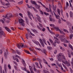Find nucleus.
I'll list each match as a JSON object with an SVG mask.
<instances>
[{
  "label": "nucleus",
  "mask_w": 73,
  "mask_h": 73,
  "mask_svg": "<svg viewBox=\"0 0 73 73\" xmlns=\"http://www.w3.org/2000/svg\"><path fill=\"white\" fill-rule=\"evenodd\" d=\"M36 18L37 20H38V21L40 23H41V18L40 17V16L38 15H36Z\"/></svg>",
  "instance_id": "obj_5"
},
{
  "label": "nucleus",
  "mask_w": 73,
  "mask_h": 73,
  "mask_svg": "<svg viewBox=\"0 0 73 73\" xmlns=\"http://www.w3.org/2000/svg\"><path fill=\"white\" fill-rule=\"evenodd\" d=\"M37 28H38V29H40V30H41V29H42L40 28V27L38 26H37Z\"/></svg>",
  "instance_id": "obj_47"
},
{
  "label": "nucleus",
  "mask_w": 73,
  "mask_h": 73,
  "mask_svg": "<svg viewBox=\"0 0 73 73\" xmlns=\"http://www.w3.org/2000/svg\"><path fill=\"white\" fill-rule=\"evenodd\" d=\"M5 71V73H7V70H8V68L7 67L6 68H4Z\"/></svg>",
  "instance_id": "obj_30"
},
{
  "label": "nucleus",
  "mask_w": 73,
  "mask_h": 73,
  "mask_svg": "<svg viewBox=\"0 0 73 73\" xmlns=\"http://www.w3.org/2000/svg\"><path fill=\"white\" fill-rule=\"evenodd\" d=\"M15 56H16V57H18V58H19V59H20V60H21V57H20V56H19V55H18L17 54L15 55Z\"/></svg>",
  "instance_id": "obj_34"
},
{
  "label": "nucleus",
  "mask_w": 73,
  "mask_h": 73,
  "mask_svg": "<svg viewBox=\"0 0 73 73\" xmlns=\"http://www.w3.org/2000/svg\"><path fill=\"white\" fill-rule=\"evenodd\" d=\"M48 72L46 70H44L43 71L44 73H48Z\"/></svg>",
  "instance_id": "obj_42"
},
{
  "label": "nucleus",
  "mask_w": 73,
  "mask_h": 73,
  "mask_svg": "<svg viewBox=\"0 0 73 73\" xmlns=\"http://www.w3.org/2000/svg\"><path fill=\"white\" fill-rule=\"evenodd\" d=\"M70 17H72L73 16V13H72V11H70Z\"/></svg>",
  "instance_id": "obj_20"
},
{
  "label": "nucleus",
  "mask_w": 73,
  "mask_h": 73,
  "mask_svg": "<svg viewBox=\"0 0 73 73\" xmlns=\"http://www.w3.org/2000/svg\"><path fill=\"white\" fill-rule=\"evenodd\" d=\"M59 30H60L58 29V28H57L56 29V31H59Z\"/></svg>",
  "instance_id": "obj_62"
},
{
  "label": "nucleus",
  "mask_w": 73,
  "mask_h": 73,
  "mask_svg": "<svg viewBox=\"0 0 73 73\" xmlns=\"http://www.w3.org/2000/svg\"><path fill=\"white\" fill-rule=\"evenodd\" d=\"M15 60L17 62H19V59H18V58H15Z\"/></svg>",
  "instance_id": "obj_49"
},
{
  "label": "nucleus",
  "mask_w": 73,
  "mask_h": 73,
  "mask_svg": "<svg viewBox=\"0 0 73 73\" xmlns=\"http://www.w3.org/2000/svg\"><path fill=\"white\" fill-rule=\"evenodd\" d=\"M50 72H52V73H55V72H54V71L51 69H50Z\"/></svg>",
  "instance_id": "obj_46"
},
{
  "label": "nucleus",
  "mask_w": 73,
  "mask_h": 73,
  "mask_svg": "<svg viewBox=\"0 0 73 73\" xmlns=\"http://www.w3.org/2000/svg\"><path fill=\"white\" fill-rule=\"evenodd\" d=\"M12 14L11 13H10L9 14H7L5 17V18H7V19H9V18L12 17Z\"/></svg>",
  "instance_id": "obj_4"
},
{
  "label": "nucleus",
  "mask_w": 73,
  "mask_h": 73,
  "mask_svg": "<svg viewBox=\"0 0 73 73\" xmlns=\"http://www.w3.org/2000/svg\"><path fill=\"white\" fill-rule=\"evenodd\" d=\"M42 52L43 53H44V54H46V50H44L43 51H42Z\"/></svg>",
  "instance_id": "obj_35"
},
{
  "label": "nucleus",
  "mask_w": 73,
  "mask_h": 73,
  "mask_svg": "<svg viewBox=\"0 0 73 73\" xmlns=\"http://www.w3.org/2000/svg\"><path fill=\"white\" fill-rule=\"evenodd\" d=\"M27 13L29 18L30 19H31V20H32V17H31V16H32V17H33V19H34V17L33 16V15H32L31 12H29V11H28Z\"/></svg>",
  "instance_id": "obj_3"
},
{
  "label": "nucleus",
  "mask_w": 73,
  "mask_h": 73,
  "mask_svg": "<svg viewBox=\"0 0 73 73\" xmlns=\"http://www.w3.org/2000/svg\"><path fill=\"white\" fill-rule=\"evenodd\" d=\"M35 8L37 9H39L40 10V6L37 5V4L36 5H35Z\"/></svg>",
  "instance_id": "obj_13"
},
{
  "label": "nucleus",
  "mask_w": 73,
  "mask_h": 73,
  "mask_svg": "<svg viewBox=\"0 0 73 73\" xmlns=\"http://www.w3.org/2000/svg\"><path fill=\"white\" fill-rule=\"evenodd\" d=\"M0 21H1V22H2V23H3V24H4V21L3 20V19H1L0 20Z\"/></svg>",
  "instance_id": "obj_43"
},
{
  "label": "nucleus",
  "mask_w": 73,
  "mask_h": 73,
  "mask_svg": "<svg viewBox=\"0 0 73 73\" xmlns=\"http://www.w3.org/2000/svg\"><path fill=\"white\" fill-rule=\"evenodd\" d=\"M21 68L22 70H24L25 71H26L27 72V70L26 69H25V68H23V67H21Z\"/></svg>",
  "instance_id": "obj_33"
},
{
  "label": "nucleus",
  "mask_w": 73,
  "mask_h": 73,
  "mask_svg": "<svg viewBox=\"0 0 73 73\" xmlns=\"http://www.w3.org/2000/svg\"><path fill=\"white\" fill-rule=\"evenodd\" d=\"M59 32H60V33H61V34H63V35H65V33H64V32H63L62 31H61L60 30H59Z\"/></svg>",
  "instance_id": "obj_25"
},
{
  "label": "nucleus",
  "mask_w": 73,
  "mask_h": 73,
  "mask_svg": "<svg viewBox=\"0 0 73 73\" xmlns=\"http://www.w3.org/2000/svg\"><path fill=\"white\" fill-rule=\"evenodd\" d=\"M69 47L71 48L72 49H73V47H72V46L70 44H69Z\"/></svg>",
  "instance_id": "obj_53"
},
{
  "label": "nucleus",
  "mask_w": 73,
  "mask_h": 73,
  "mask_svg": "<svg viewBox=\"0 0 73 73\" xmlns=\"http://www.w3.org/2000/svg\"><path fill=\"white\" fill-rule=\"evenodd\" d=\"M58 66L59 67H60L62 66V65L60 64H58Z\"/></svg>",
  "instance_id": "obj_61"
},
{
  "label": "nucleus",
  "mask_w": 73,
  "mask_h": 73,
  "mask_svg": "<svg viewBox=\"0 0 73 73\" xmlns=\"http://www.w3.org/2000/svg\"><path fill=\"white\" fill-rule=\"evenodd\" d=\"M71 63L72 65H73V58H72V61L71 62Z\"/></svg>",
  "instance_id": "obj_64"
},
{
  "label": "nucleus",
  "mask_w": 73,
  "mask_h": 73,
  "mask_svg": "<svg viewBox=\"0 0 73 73\" xmlns=\"http://www.w3.org/2000/svg\"><path fill=\"white\" fill-rule=\"evenodd\" d=\"M23 3V1H21L18 2V4L19 5H21V4H22Z\"/></svg>",
  "instance_id": "obj_28"
},
{
  "label": "nucleus",
  "mask_w": 73,
  "mask_h": 73,
  "mask_svg": "<svg viewBox=\"0 0 73 73\" xmlns=\"http://www.w3.org/2000/svg\"><path fill=\"white\" fill-rule=\"evenodd\" d=\"M26 37L27 39H28V34H26Z\"/></svg>",
  "instance_id": "obj_57"
},
{
  "label": "nucleus",
  "mask_w": 73,
  "mask_h": 73,
  "mask_svg": "<svg viewBox=\"0 0 73 73\" xmlns=\"http://www.w3.org/2000/svg\"><path fill=\"white\" fill-rule=\"evenodd\" d=\"M19 16H21V17H23V14H21V13H19Z\"/></svg>",
  "instance_id": "obj_52"
},
{
  "label": "nucleus",
  "mask_w": 73,
  "mask_h": 73,
  "mask_svg": "<svg viewBox=\"0 0 73 73\" xmlns=\"http://www.w3.org/2000/svg\"><path fill=\"white\" fill-rule=\"evenodd\" d=\"M1 4H2V5H3L4 6H5V3L4 2L2 1H1Z\"/></svg>",
  "instance_id": "obj_15"
},
{
  "label": "nucleus",
  "mask_w": 73,
  "mask_h": 73,
  "mask_svg": "<svg viewBox=\"0 0 73 73\" xmlns=\"http://www.w3.org/2000/svg\"><path fill=\"white\" fill-rule=\"evenodd\" d=\"M50 27H54V25L53 24H50Z\"/></svg>",
  "instance_id": "obj_50"
},
{
  "label": "nucleus",
  "mask_w": 73,
  "mask_h": 73,
  "mask_svg": "<svg viewBox=\"0 0 73 73\" xmlns=\"http://www.w3.org/2000/svg\"><path fill=\"white\" fill-rule=\"evenodd\" d=\"M11 4L9 3L8 2L7 3L5 4L6 6V7H7V8H9V7H10Z\"/></svg>",
  "instance_id": "obj_11"
},
{
  "label": "nucleus",
  "mask_w": 73,
  "mask_h": 73,
  "mask_svg": "<svg viewBox=\"0 0 73 73\" xmlns=\"http://www.w3.org/2000/svg\"><path fill=\"white\" fill-rule=\"evenodd\" d=\"M62 56V57L63 58V60H64V61H66V59L65 58V56Z\"/></svg>",
  "instance_id": "obj_37"
},
{
  "label": "nucleus",
  "mask_w": 73,
  "mask_h": 73,
  "mask_svg": "<svg viewBox=\"0 0 73 73\" xmlns=\"http://www.w3.org/2000/svg\"><path fill=\"white\" fill-rule=\"evenodd\" d=\"M62 65L63 67H64V68H65V69H67V68H66V66H65L64 64L63 63H62Z\"/></svg>",
  "instance_id": "obj_44"
},
{
  "label": "nucleus",
  "mask_w": 73,
  "mask_h": 73,
  "mask_svg": "<svg viewBox=\"0 0 73 73\" xmlns=\"http://www.w3.org/2000/svg\"><path fill=\"white\" fill-rule=\"evenodd\" d=\"M59 56L60 57H62V56L64 55H62V53H60L59 54Z\"/></svg>",
  "instance_id": "obj_39"
},
{
  "label": "nucleus",
  "mask_w": 73,
  "mask_h": 73,
  "mask_svg": "<svg viewBox=\"0 0 73 73\" xmlns=\"http://www.w3.org/2000/svg\"><path fill=\"white\" fill-rule=\"evenodd\" d=\"M3 8L4 9H6V8H7V7H2V6H1L0 7L1 8Z\"/></svg>",
  "instance_id": "obj_56"
},
{
  "label": "nucleus",
  "mask_w": 73,
  "mask_h": 73,
  "mask_svg": "<svg viewBox=\"0 0 73 73\" xmlns=\"http://www.w3.org/2000/svg\"><path fill=\"white\" fill-rule=\"evenodd\" d=\"M0 37H1L2 36H3V37H5V35L4 32L3 31V29L2 28L0 27Z\"/></svg>",
  "instance_id": "obj_1"
},
{
  "label": "nucleus",
  "mask_w": 73,
  "mask_h": 73,
  "mask_svg": "<svg viewBox=\"0 0 73 73\" xmlns=\"http://www.w3.org/2000/svg\"><path fill=\"white\" fill-rule=\"evenodd\" d=\"M46 28L47 29H48V30L49 31V32H50V33H53V32L52 31L50 30V29H49V28L48 27H47Z\"/></svg>",
  "instance_id": "obj_21"
},
{
  "label": "nucleus",
  "mask_w": 73,
  "mask_h": 73,
  "mask_svg": "<svg viewBox=\"0 0 73 73\" xmlns=\"http://www.w3.org/2000/svg\"><path fill=\"white\" fill-rule=\"evenodd\" d=\"M55 16L57 19H59V18L60 17V16H59L58 15H56Z\"/></svg>",
  "instance_id": "obj_31"
},
{
  "label": "nucleus",
  "mask_w": 73,
  "mask_h": 73,
  "mask_svg": "<svg viewBox=\"0 0 73 73\" xmlns=\"http://www.w3.org/2000/svg\"><path fill=\"white\" fill-rule=\"evenodd\" d=\"M16 51L17 54H18L19 55H20L21 54V52H20L19 50H16Z\"/></svg>",
  "instance_id": "obj_18"
},
{
  "label": "nucleus",
  "mask_w": 73,
  "mask_h": 73,
  "mask_svg": "<svg viewBox=\"0 0 73 73\" xmlns=\"http://www.w3.org/2000/svg\"><path fill=\"white\" fill-rule=\"evenodd\" d=\"M31 3L32 4H35V5H37V4L35 2V1H31Z\"/></svg>",
  "instance_id": "obj_19"
},
{
  "label": "nucleus",
  "mask_w": 73,
  "mask_h": 73,
  "mask_svg": "<svg viewBox=\"0 0 73 73\" xmlns=\"http://www.w3.org/2000/svg\"><path fill=\"white\" fill-rule=\"evenodd\" d=\"M59 35L58 34H56V35H55V36L56 37H58V36H59Z\"/></svg>",
  "instance_id": "obj_54"
},
{
  "label": "nucleus",
  "mask_w": 73,
  "mask_h": 73,
  "mask_svg": "<svg viewBox=\"0 0 73 73\" xmlns=\"http://www.w3.org/2000/svg\"><path fill=\"white\" fill-rule=\"evenodd\" d=\"M65 64H65L67 66H69L70 65V63L69 62H68L67 61H65Z\"/></svg>",
  "instance_id": "obj_10"
},
{
  "label": "nucleus",
  "mask_w": 73,
  "mask_h": 73,
  "mask_svg": "<svg viewBox=\"0 0 73 73\" xmlns=\"http://www.w3.org/2000/svg\"><path fill=\"white\" fill-rule=\"evenodd\" d=\"M50 5H49L50 11L51 13L52 12V10H51V8H50Z\"/></svg>",
  "instance_id": "obj_58"
},
{
  "label": "nucleus",
  "mask_w": 73,
  "mask_h": 73,
  "mask_svg": "<svg viewBox=\"0 0 73 73\" xmlns=\"http://www.w3.org/2000/svg\"><path fill=\"white\" fill-rule=\"evenodd\" d=\"M11 51L12 52V53L13 54H16V51L13 49H12L11 50Z\"/></svg>",
  "instance_id": "obj_27"
},
{
  "label": "nucleus",
  "mask_w": 73,
  "mask_h": 73,
  "mask_svg": "<svg viewBox=\"0 0 73 73\" xmlns=\"http://www.w3.org/2000/svg\"><path fill=\"white\" fill-rule=\"evenodd\" d=\"M46 11L47 12H49V9L47 8H46Z\"/></svg>",
  "instance_id": "obj_38"
},
{
  "label": "nucleus",
  "mask_w": 73,
  "mask_h": 73,
  "mask_svg": "<svg viewBox=\"0 0 73 73\" xmlns=\"http://www.w3.org/2000/svg\"><path fill=\"white\" fill-rule=\"evenodd\" d=\"M63 31H64V32H66V33H69V31L67 30L66 29H64Z\"/></svg>",
  "instance_id": "obj_36"
},
{
  "label": "nucleus",
  "mask_w": 73,
  "mask_h": 73,
  "mask_svg": "<svg viewBox=\"0 0 73 73\" xmlns=\"http://www.w3.org/2000/svg\"><path fill=\"white\" fill-rule=\"evenodd\" d=\"M44 14L45 15H46V16H48V15H49V13H46L44 12Z\"/></svg>",
  "instance_id": "obj_45"
},
{
  "label": "nucleus",
  "mask_w": 73,
  "mask_h": 73,
  "mask_svg": "<svg viewBox=\"0 0 73 73\" xmlns=\"http://www.w3.org/2000/svg\"><path fill=\"white\" fill-rule=\"evenodd\" d=\"M43 61L45 64H48V63L46 61V60L44 59H43Z\"/></svg>",
  "instance_id": "obj_32"
},
{
  "label": "nucleus",
  "mask_w": 73,
  "mask_h": 73,
  "mask_svg": "<svg viewBox=\"0 0 73 73\" xmlns=\"http://www.w3.org/2000/svg\"><path fill=\"white\" fill-rule=\"evenodd\" d=\"M39 64L40 66V68H42V65H41V62H39Z\"/></svg>",
  "instance_id": "obj_55"
},
{
  "label": "nucleus",
  "mask_w": 73,
  "mask_h": 73,
  "mask_svg": "<svg viewBox=\"0 0 73 73\" xmlns=\"http://www.w3.org/2000/svg\"><path fill=\"white\" fill-rule=\"evenodd\" d=\"M25 53H27V54H31L29 52V51L27 50H25Z\"/></svg>",
  "instance_id": "obj_26"
},
{
  "label": "nucleus",
  "mask_w": 73,
  "mask_h": 73,
  "mask_svg": "<svg viewBox=\"0 0 73 73\" xmlns=\"http://www.w3.org/2000/svg\"><path fill=\"white\" fill-rule=\"evenodd\" d=\"M64 35H61L60 36V38L62 42H64L65 41V39L64 38Z\"/></svg>",
  "instance_id": "obj_6"
},
{
  "label": "nucleus",
  "mask_w": 73,
  "mask_h": 73,
  "mask_svg": "<svg viewBox=\"0 0 73 73\" xmlns=\"http://www.w3.org/2000/svg\"><path fill=\"white\" fill-rule=\"evenodd\" d=\"M47 48L48 50H52L53 48L51 46H47Z\"/></svg>",
  "instance_id": "obj_23"
},
{
  "label": "nucleus",
  "mask_w": 73,
  "mask_h": 73,
  "mask_svg": "<svg viewBox=\"0 0 73 73\" xmlns=\"http://www.w3.org/2000/svg\"><path fill=\"white\" fill-rule=\"evenodd\" d=\"M32 41H33V42H34V43L35 44H36V45H39L40 46H41V45L40 44L39 42H38V41H36V40H33Z\"/></svg>",
  "instance_id": "obj_8"
},
{
  "label": "nucleus",
  "mask_w": 73,
  "mask_h": 73,
  "mask_svg": "<svg viewBox=\"0 0 73 73\" xmlns=\"http://www.w3.org/2000/svg\"><path fill=\"white\" fill-rule=\"evenodd\" d=\"M73 35V34H71L70 35V38H72Z\"/></svg>",
  "instance_id": "obj_51"
},
{
  "label": "nucleus",
  "mask_w": 73,
  "mask_h": 73,
  "mask_svg": "<svg viewBox=\"0 0 73 73\" xmlns=\"http://www.w3.org/2000/svg\"><path fill=\"white\" fill-rule=\"evenodd\" d=\"M8 67L9 68V69H11V65L10 64H8Z\"/></svg>",
  "instance_id": "obj_41"
},
{
  "label": "nucleus",
  "mask_w": 73,
  "mask_h": 73,
  "mask_svg": "<svg viewBox=\"0 0 73 73\" xmlns=\"http://www.w3.org/2000/svg\"><path fill=\"white\" fill-rule=\"evenodd\" d=\"M39 11L40 12V14H42V15H43V12L42 11H41V10L40 9H39Z\"/></svg>",
  "instance_id": "obj_48"
},
{
  "label": "nucleus",
  "mask_w": 73,
  "mask_h": 73,
  "mask_svg": "<svg viewBox=\"0 0 73 73\" xmlns=\"http://www.w3.org/2000/svg\"><path fill=\"white\" fill-rule=\"evenodd\" d=\"M30 70L31 73H34L33 71V69H32V68L31 67H30Z\"/></svg>",
  "instance_id": "obj_22"
},
{
  "label": "nucleus",
  "mask_w": 73,
  "mask_h": 73,
  "mask_svg": "<svg viewBox=\"0 0 73 73\" xmlns=\"http://www.w3.org/2000/svg\"><path fill=\"white\" fill-rule=\"evenodd\" d=\"M56 43H57L58 44H60V42L59 40H55V42L53 43L52 44V45H53L54 46H56Z\"/></svg>",
  "instance_id": "obj_7"
},
{
  "label": "nucleus",
  "mask_w": 73,
  "mask_h": 73,
  "mask_svg": "<svg viewBox=\"0 0 73 73\" xmlns=\"http://www.w3.org/2000/svg\"><path fill=\"white\" fill-rule=\"evenodd\" d=\"M25 19H26V23L28 24H29V20H28V18L25 17Z\"/></svg>",
  "instance_id": "obj_24"
},
{
  "label": "nucleus",
  "mask_w": 73,
  "mask_h": 73,
  "mask_svg": "<svg viewBox=\"0 0 73 73\" xmlns=\"http://www.w3.org/2000/svg\"><path fill=\"white\" fill-rule=\"evenodd\" d=\"M13 62H14V64H15V65H16L17 66L18 64H17V62H16L14 61Z\"/></svg>",
  "instance_id": "obj_59"
},
{
  "label": "nucleus",
  "mask_w": 73,
  "mask_h": 73,
  "mask_svg": "<svg viewBox=\"0 0 73 73\" xmlns=\"http://www.w3.org/2000/svg\"><path fill=\"white\" fill-rule=\"evenodd\" d=\"M24 21L22 19H19V23L21 25H22L23 27L25 26V23H24Z\"/></svg>",
  "instance_id": "obj_2"
},
{
  "label": "nucleus",
  "mask_w": 73,
  "mask_h": 73,
  "mask_svg": "<svg viewBox=\"0 0 73 73\" xmlns=\"http://www.w3.org/2000/svg\"><path fill=\"white\" fill-rule=\"evenodd\" d=\"M57 12L59 15H60V13L61 12V11L59 9H57Z\"/></svg>",
  "instance_id": "obj_17"
},
{
  "label": "nucleus",
  "mask_w": 73,
  "mask_h": 73,
  "mask_svg": "<svg viewBox=\"0 0 73 73\" xmlns=\"http://www.w3.org/2000/svg\"><path fill=\"white\" fill-rule=\"evenodd\" d=\"M42 41H43L44 42H46V40H45V39H42Z\"/></svg>",
  "instance_id": "obj_63"
},
{
  "label": "nucleus",
  "mask_w": 73,
  "mask_h": 73,
  "mask_svg": "<svg viewBox=\"0 0 73 73\" xmlns=\"http://www.w3.org/2000/svg\"><path fill=\"white\" fill-rule=\"evenodd\" d=\"M39 41L40 44H42L43 43V42H42V40L41 39H39Z\"/></svg>",
  "instance_id": "obj_40"
},
{
  "label": "nucleus",
  "mask_w": 73,
  "mask_h": 73,
  "mask_svg": "<svg viewBox=\"0 0 73 73\" xmlns=\"http://www.w3.org/2000/svg\"><path fill=\"white\" fill-rule=\"evenodd\" d=\"M7 51V50H6V52H5V53H4V56L6 59H7V54H8V51Z\"/></svg>",
  "instance_id": "obj_9"
},
{
  "label": "nucleus",
  "mask_w": 73,
  "mask_h": 73,
  "mask_svg": "<svg viewBox=\"0 0 73 73\" xmlns=\"http://www.w3.org/2000/svg\"><path fill=\"white\" fill-rule=\"evenodd\" d=\"M30 34L32 35V36H35V35L34 34L30 32Z\"/></svg>",
  "instance_id": "obj_60"
},
{
  "label": "nucleus",
  "mask_w": 73,
  "mask_h": 73,
  "mask_svg": "<svg viewBox=\"0 0 73 73\" xmlns=\"http://www.w3.org/2000/svg\"><path fill=\"white\" fill-rule=\"evenodd\" d=\"M53 8V9L54 11H56V6L54 7V5H53L52 6Z\"/></svg>",
  "instance_id": "obj_29"
},
{
  "label": "nucleus",
  "mask_w": 73,
  "mask_h": 73,
  "mask_svg": "<svg viewBox=\"0 0 73 73\" xmlns=\"http://www.w3.org/2000/svg\"><path fill=\"white\" fill-rule=\"evenodd\" d=\"M21 45H22V43H21L19 44H17V47L18 48H19V49H20L21 46Z\"/></svg>",
  "instance_id": "obj_14"
},
{
  "label": "nucleus",
  "mask_w": 73,
  "mask_h": 73,
  "mask_svg": "<svg viewBox=\"0 0 73 73\" xmlns=\"http://www.w3.org/2000/svg\"><path fill=\"white\" fill-rule=\"evenodd\" d=\"M5 29L8 32H11V30L9 29L7 27H5Z\"/></svg>",
  "instance_id": "obj_12"
},
{
  "label": "nucleus",
  "mask_w": 73,
  "mask_h": 73,
  "mask_svg": "<svg viewBox=\"0 0 73 73\" xmlns=\"http://www.w3.org/2000/svg\"><path fill=\"white\" fill-rule=\"evenodd\" d=\"M22 61H23V62H22V63L24 66H26V64L25 63V61L23 60V59Z\"/></svg>",
  "instance_id": "obj_16"
}]
</instances>
